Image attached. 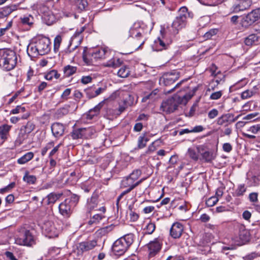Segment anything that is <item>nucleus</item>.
Listing matches in <instances>:
<instances>
[{"mask_svg":"<svg viewBox=\"0 0 260 260\" xmlns=\"http://www.w3.org/2000/svg\"><path fill=\"white\" fill-rule=\"evenodd\" d=\"M191 96L190 94H186L182 97L176 95L169 98L162 103L160 108L162 111L167 113L173 112L177 109L179 104L185 105Z\"/></svg>","mask_w":260,"mask_h":260,"instance_id":"1","label":"nucleus"},{"mask_svg":"<svg viewBox=\"0 0 260 260\" xmlns=\"http://www.w3.org/2000/svg\"><path fill=\"white\" fill-rule=\"evenodd\" d=\"M134 238L133 234H128L115 241L112 246L114 253L117 255H123L134 242Z\"/></svg>","mask_w":260,"mask_h":260,"instance_id":"2","label":"nucleus"},{"mask_svg":"<svg viewBox=\"0 0 260 260\" xmlns=\"http://www.w3.org/2000/svg\"><path fill=\"white\" fill-rule=\"evenodd\" d=\"M17 63L15 53L10 50L2 49L0 56V68L5 71L13 70Z\"/></svg>","mask_w":260,"mask_h":260,"instance_id":"3","label":"nucleus"},{"mask_svg":"<svg viewBox=\"0 0 260 260\" xmlns=\"http://www.w3.org/2000/svg\"><path fill=\"white\" fill-rule=\"evenodd\" d=\"M79 197L76 194H72L65 199L58 206L59 213L64 217L68 218L72 214L74 207L78 203Z\"/></svg>","mask_w":260,"mask_h":260,"instance_id":"4","label":"nucleus"},{"mask_svg":"<svg viewBox=\"0 0 260 260\" xmlns=\"http://www.w3.org/2000/svg\"><path fill=\"white\" fill-rule=\"evenodd\" d=\"M15 243L23 246H31L35 244L34 236L28 230H25L15 238Z\"/></svg>","mask_w":260,"mask_h":260,"instance_id":"5","label":"nucleus"},{"mask_svg":"<svg viewBox=\"0 0 260 260\" xmlns=\"http://www.w3.org/2000/svg\"><path fill=\"white\" fill-rule=\"evenodd\" d=\"M36 8L38 12L42 14V18L47 25H51L55 21V16L48 6L45 4H40L37 5Z\"/></svg>","mask_w":260,"mask_h":260,"instance_id":"6","label":"nucleus"},{"mask_svg":"<svg viewBox=\"0 0 260 260\" xmlns=\"http://www.w3.org/2000/svg\"><path fill=\"white\" fill-rule=\"evenodd\" d=\"M57 226L58 225L52 221H47L42 226L43 233L49 238L56 237L60 232V229Z\"/></svg>","mask_w":260,"mask_h":260,"instance_id":"7","label":"nucleus"},{"mask_svg":"<svg viewBox=\"0 0 260 260\" xmlns=\"http://www.w3.org/2000/svg\"><path fill=\"white\" fill-rule=\"evenodd\" d=\"M129 34L130 37L133 38H136L138 41H139L138 44H139V45L137 48H140L144 44L145 39L143 38L145 33L144 30L142 28L139 23L134 24L130 28Z\"/></svg>","mask_w":260,"mask_h":260,"instance_id":"8","label":"nucleus"},{"mask_svg":"<svg viewBox=\"0 0 260 260\" xmlns=\"http://www.w3.org/2000/svg\"><path fill=\"white\" fill-rule=\"evenodd\" d=\"M91 52V57L96 60L100 58L110 57L113 54V52L109 49L104 48H95Z\"/></svg>","mask_w":260,"mask_h":260,"instance_id":"9","label":"nucleus"},{"mask_svg":"<svg viewBox=\"0 0 260 260\" xmlns=\"http://www.w3.org/2000/svg\"><path fill=\"white\" fill-rule=\"evenodd\" d=\"M38 49L40 51V55H43L50 51V40L47 38L39 39L36 42Z\"/></svg>","mask_w":260,"mask_h":260,"instance_id":"10","label":"nucleus"},{"mask_svg":"<svg viewBox=\"0 0 260 260\" xmlns=\"http://www.w3.org/2000/svg\"><path fill=\"white\" fill-rule=\"evenodd\" d=\"M205 147L200 145L197 147L198 152L201 153L202 158L207 162H210L216 157V154L213 151H205Z\"/></svg>","mask_w":260,"mask_h":260,"instance_id":"11","label":"nucleus"},{"mask_svg":"<svg viewBox=\"0 0 260 260\" xmlns=\"http://www.w3.org/2000/svg\"><path fill=\"white\" fill-rule=\"evenodd\" d=\"M96 245V240H93L80 242L78 244L77 248L79 253H82L93 249Z\"/></svg>","mask_w":260,"mask_h":260,"instance_id":"12","label":"nucleus"},{"mask_svg":"<svg viewBox=\"0 0 260 260\" xmlns=\"http://www.w3.org/2000/svg\"><path fill=\"white\" fill-rule=\"evenodd\" d=\"M178 79V75L174 73H167L164 74L159 80L161 84H164L166 86L173 84Z\"/></svg>","mask_w":260,"mask_h":260,"instance_id":"13","label":"nucleus"},{"mask_svg":"<svg viewBox=\"0 0 260 260\" xmlns=\"http://www.w3.org/2000/svg\"><path fill=\"white\" fill-rule=\"evenodd\" d=\"M259 19H260V8L248 13L244 18L243 23L247 22L248 25H251Z\"/></svg>","mask_w":260,"mask_h":260,"instance_id":"14","label":"nucleus"},{"mask_svg":"<svg viewBox=\"0 0 260 260\" xmlns=\"http://www.w3.org/2000/svg\"><path fill=\"white\" fill-rule=\"evenodd\" d=\"M186 17L183 15L177 16L172 23V28L175 29L174 33H178V31L185 26Z\"/></svg>","mask_w":260,"mask_h":260,"instance_id":"15","label":"nucleus"},{"mask_svg":"<svg viewBox=\"0 0 260 260\" xmlns=\"http://www.w3.org/2000/svg\"><path fill=\"white\" fill-rule=\"evenodd\" d=\"M183 232V226L179 222H175L173 224L170 229V235L174 239L181 237Z\"/></svg>","mask_w":260,"mask_h":260,"instance_id":"16","label":"nucleus"},{"mask_svg":"<svg viewBox=\"0 0 260 260\" xmlns=\"http://www.w3.org/2000/svg\"><path fill=\"white\" fill-rule=\"evenodd\" d=\"M51 131L55 138H59L64 134V126L60 123H54L51 126Z\"/></svg>","mask_w":260,"mask_h":260,"instance_id":"17","label":"nucleus"},{"mask_svg":"<svg viewBox=\"0 0 260 260\" xmlns=\"http://www.w3.org/2000/svg\"><path fill=\"white\" fill-rule=\"evenodd\" d=\"M149 256H154L161 249V245L157 241L150 242L148 245Z\"/></svg>","mask_w":260,"mask_h":260,"instance_id":"18","label":"nucleus"},{"mask_svg":"<svg viewBox=\"0 0 260 260\" xmlns=\"http://www.w3.org/2000/svg\"><path fill=\"white\" fill-rule=\"evenodd\" d=\"M85 27L83 26L78 29L74 35L72 36L71 41V45H74V47H77V44H80L81 42V34L84 30Z\"/></svg>","mask_w":260,"mask_h":260,"instance_id":"19","label":"nucleus"},{"mask_svg":"<svg viewBox=\"0 0 260 260\" xmlns=\"http://www.w3.org/2000/svg\"><path fill=\"white\" fill-rule=\"evenodd\" d=\"M250 5L251 2L250 0H241L239 2L238 4L234 6V11L235 12L244 11L248 9Z\"/></svg>","mask_w":260,"mask_h":260,"instance_id":"20","label":"nucleus"},{"mask_svg":"<svg viewBox=\"0 0 260 260\" xmlns=\"http://www.w3.org/2000/svg\"><path fill=\"white\" fill-rule=\"evenodd\" d=\"M143 179H141L138 181L135 182L129 176L127 177L122 180L121 182V186L122 187H129L131 188L134 186V188L141 183Z\"/></svg>","mask_w":260,"mask_h":260,"instance_id":"21","label":"nucleus"},{"mask_svg":"<svg viewBox=\"0 0 260 260\" xmlns=\"http://www.w3.org/2000/svg\"><path fill=\"white\" fill-rule=\"evenodd\" d=\"M27 52L28 55L31 57H36L40 55V51L38 49L36 42L30 43L27 46Z\"/></svg>","mask_w":260,"mask_h":260,"instance_id":"22","label":"nucleus"},{"mask_svg":"<svg viewBox=\"0 0 260 260\" xmlns=\"http://www.w3.org/2000/svg\"><path fill=\"white\" fill-rule=\"evenodd\" d=\"M122 63V61L117 57H113L104 63V66L113 68L119 67Z\"/></svg>","mask_w":260,"mask_h":260,"instance_id":"23","label":"nucleus"},{"mask_svg":"<svg viewBox=\"0 0 260 260\" xmlns=\"http://www.w3.org/2000/svg\"><path fill=\"white\" fill-rule=\"evenodd\" d=\"M171 42L172 41L170 39H167L163 34L162 35V38H158L157 41H156V45L161 47L159 50L167 49Z\"/></svg>","mask_w":260,"mask_h":260,"instance_id":"24","label":"nucleus"},{"mask_svg":"<svg viewBox=\"0 0 260 260\" xmlns=\"http://www.w3.org/2000/svg\"><path fill=\"white\" fill-rule=\"evenodd\" d=\"M258 89V87L255 86L251 89H247L242 92L241 97L243 100L250 98L257 93Z\"/></svg>","mask_w":260,"mask_h":260,"instance_id":"25","label":"nucleus"},{"mask_svg":"<svg viewBox=\"0 0 260 260\" xmlns=\"http://www.w3.org/2000/svg\"><path fill=\"white\" fill-rule=\"evenodd\" d=\"M79 70L77 67L71 65H67L63 68V72L65 76L70 77L77 72H79Z\"/></svg>","mask_w":260,"mask_h":260,"instance_id":"26","label":"nucleus"},{"mask_svg":"<svg viewBox=\"0 0 260 260\" xmlns=\"http://www.w3.org/2000/svg\"><path fill=\"white\" fill-rule=\"evenodd\" d=\"M233 117L232 114H223L217 120V124L219 125H223L224 124L231 123V118Z\"/></svg>","mask_w":260,"mask_h":260,"instance_id":"27","label":"nucleus"},{"mask_svg":"<svg viewBox=\"0 0 260 260\" xmlns=\"http://www.w3.org/2000/svg\"><path fill=\"white\" fill-rule=\"evenodd\" d=\"M34 156L33 152H28L18 159L17 162L19 164H24L31 160Z\"/></svg>","mask_w":260,"mask_h":260,"instance_id":"28","label":"nucleus"},{"mask_svg":"<svg viewBox=\"0 0 260 260\" xmlns=\"http://www.w3.org/2000/svg\"><path fill=\"white\" fill-rule=\"evenodd\" d=\"M62 194L50 193L47 197V205L53 204L57 201L61 196Z\"/></svg>","mask_w":260,"mask_h":260,"instance_id":"29","label":"nucleus"},{"mask_svg":"<svg viewBox=\"0 0 260 260\" xmlns=\"http://www.w3.org/2000/svg\"><path fill=\"white\" fill-rule=\"evenodd\" d=\"M98 204V198L95 197H92L90 198L89 200L87 202V208L89 211L92 210H97L96 208H97Z\"/></svg>","mask_w":260,"mask_h":260,"instance_id":"30","label":"nucleus"},{"mask_svg":"<svg viewBox=\"0 0 260 260\" xmlns=\"http://www.w3.org/2000/svg\"><path fill=\"white\" fill-rule=\"evenodd\" d=\"M10 128L11 126L7 124L0 126V137L2 139H6L7 138V135Z\"/></svg>","mask_w":260,"mask_h":260,"instance_id":"31","label":"nucleus"},{"mask_svg":"<svg viewBox=\"0 0 260 260\" xmlns=\"http://www.w3.org/2000/svg\"><path fill=\"white\" fill-rule=\"evenodd\" d=\"M257 41L258 37L255 34H251L245 39L244 42L246 45L251 46Z\"/></svg>","mask_w":260,"mask_h":260,"instance_id":"32","label":"nucleus"},{"mask_svg":"<svg viewBox=\"0 0 260 260\" xmlns=\"http://www.w3.org/2000/svg\"><path fill=\"white\" fill-rule=\"evenodd\" d=\"M247 189L244 184H239L235 190L234 196L235 197H241L244 195Z\"/></svg>","mask_w":260,"mask_h":260,"instance_id":"33","label":"nucleus"},{"mask_svg":"<svg viewBox=\"0 0 260 260\" xmlns=\"http://www.w3.org/2000/svg\"><path fill=\"white\" fill-rule=\"evenodd\" d=\"M94 58L91 57V52L90 51L87 54L85 53V50L83 53V60L86 65L89 66L93 64Z\"/></svg>","mask_w":260,"mask_h":260,"instance_id":"34","label":"nucleus"},{"mask_svg":"<svg viewBox=\"0 0 260 260\" xmlns=\"http://www.w3.org/2000/svg\"><path fill=\"white\" fill-rule=\"evenodd\" d=\"M23 180L28 184H34L37 181V178L34 175H29L27 172L24 175Z\"/></svg>","mask_w":260,"mask_h":260,"instance_id":"35","label":"nucleus"},{"mask_svg":"<svg viewBox=\"0 0 260 260\" xmlns=\"http://www.w3.org/2000/svg\"><path fill=\"white\" fill-rule=\"evenodd\" d=\"M198 151H197L193 148H189L187 150V155L192 160L197 161L199 159V154Z\"/></svg>","mask_w":260,"mask_h":260,"instance_id":"36","label":"nucleus"},{"mask_svg":"<svg viewBox=\"0 0 260 260\" xmlns=\"http://www.w3.org/2000/svg\"><path fill=\"white\" fill-rule=\"evenodd\" d=\"M34 17L30 15L24 16L21 18V21L24 25L31 26L34 24Z\"/></svg>","mask_w":260,"mask_h":260,"instance_id":"37","label":"nucleus"},{"mask_svg":"<svg viewBox=\"0 0 260 260\" xmlns=\"http://www.w3.org/2000/svg\"><path fill=\"white\" fill-rule=\"evenodd\" d=\"M60 75L57 73L56 70H52L48 72L45 76V78L47 80H51L53 78H59Z\"/></svg>","mask_w":260,"mask_h":260,"instance_id":"38","label":"nucleus"},{"mask_svg":"<svg viewBox=\"0 0 260 260\" xmlns=\"http://www.w3.org/2000/svg\"><path fill=\"white\" fill-rule=\"evenodd\" d=\"M129 74V70L128 68L125 66L121 67L118 71L117 75L121 78H125L128 76Z\"/></svg>","mask_w":260,"mask_h":260,"instance_id":"39","label":"nucleus"},{"mask_svg":"<svg viewBox=\"0 0 260 260\" xmlns=\"http://www.w3.org/2000/svg\"><path fill=\"white\" fill-rule=\"evenodd\" d=\"M149 140V138L145 135L139 137L138 142V146L139 148H143L146 145L147 142Z\"/></svg>","mask_w":260,"mask_h":260,"instance_id":"40","label":"nucleus"},{"mask_svg":"<svg viewBox=\"0 0 260 260\" xmlns=\"http://www.w3.org/2000/svg\"><path fill=\"white\" fill-rule=\"evenodd\" d=\"M155 224L154 223L149 222L144 228V231L146 234H152L155 231Z\"/></svg>","mask_w":260,"mask_h":260,"instance_id":"41","label":"nucleus"},{"mask_svg":"<svg viewBox=\"0 0 260 260\" xmlns=\"http://www.w3.org/2000/svg\"><path fill=\"white\" fill-rule=\"evenodd\" d=\"M71 136L73 139H82L81 128L74 129L71 133Z\"/></svg>","mask_w":260,"mask_h":260,"instance_id":"42","label":"nucleus"},{"mask_svg":"<svg viewBox=\"0 0 260 260\" xmlns=\"http://www.w3.org/2000/svg\"><path fill=\"white\" fill-rule=\"evenodd\" d=\"M123 100L125 101V102L127 103V105L131 106L134 104V97L129 93L126 92L124 94Z\"/></svg>","mask_w":260,"mask_h":260,"instance_id":"43","label":"nucleus"},{"mask_svg":"<svg viewBox=\"0 0 260 260\" xmlns=\"http://www.w3.org/2000/svg\"><path fill=\"white\" fill-rule=\"evenodd\" d=\"M83 138L87 139L93 134V129L91 127L81 128Z\"/></svg>","mask_w":260,"mask_h":260,"instance_id":"44","label":"nucleus"},{"mask_svg":"<svg viewBox=\"0 0 260 260\" xmlns=\"http://www.w3.org/2000/svg\"><path fill=\"white\" fill-rule=\"evenodd\" d=\"M103 216L96 214L93 216V217L88 221V223L89 225L93 224H96L100 222V221L103 218Z\"/></svg>","mask_w":260,"mask_h":260,"instance_id":"45","label":"nucleus"},{"mask_svg":"<svg viewBox=\"0 0 260 260\" xmlns=\"http://www.w3.org/2000/svg\"><path fill=\"white\" fill-rule=\"evenodd\" d=\"M61 41L62 38L60 36L57 35L55 38L54 40V49L55 51H58Z\"/></svg>","mask_w":260,"mask_h":260,"instance_id":"46","label":"nucleus"},{"mask_svg":"<svg viewBox=\"0 0 260 260\" xmlns=\"http://www.w3.org/2000/svg\"><path fill=\"white\" fill-rule=\"evenodd\" d=\"M86 96L89 99H91L95 97L94 95V86L90 87L85 90Z\"/></svg>","mask_w":260,"mask_h":260,"instance_id":"47","label":"nucleus"},{"mask_svg":"<svg viewBox=\"0 0 260 260\" xmlns=\"http://www.w3.org/2000/svg\"><path fill=\"white\" fill-rule=\"evenodd\" d=\"M103 106V103H100L98 105H96L95 107H94L93 109L90 110L89 111L90 115L92 116L96 115H97L99 112L100 109Z\"/></svg>","mask_w":260,"mask_h":260,"instance_id":"48","label":"nucleus"},{"mask_svg":"<svg viewBox=\"0 0 260 260\" xmlns=\"http://www.w3.org/2000/svg\"><path fill=\"white\" fill-rule=\"evenodd\" d=\"M218 199L216 197H212L209 198L206 202V204L208 207H212L218 202Z\"/></svg>","mask_w":260,"mask_h":260,"instance_id":"49","label":"nucleus"},{"mask_svg":"<svg viewBox=\"0 0 260 260\" xmlns=\"http://www.w3.org/2000/svg\"><path fill=\"white\" fill-rule=\"evenodd\" d=\"M141 175V171L140 170H134L130 175L129 177L134 181L137 180Z\"/></svg>","mask_w":260,"mask_h":260,"instance_id":"50","label":"nucleus"},{"mask_svg":"<svg viewBox=\"0 0 260 260\" xmlns=\"http://www.w3.org/2000/svg\"><path fill=\"white\" fill-rule=\"evenodd\" d=\"M247 132H251L252 134H256L259 131H260V124H256L254 125H252L249 127H248L247 130Z\"/></svg>","mask_w":260,"mask_h":260,"instance_id":"51","label":"nucleus"},{"mask_svg":"<svg viewBox=\"0 0 260 260\" xmlns=\"http://www.w3.org/2000/svg\"><path fill=\"white\" fill-rule=\"evenodd\" d=\"M129 106H131L127 105V103L125 102V101L122 100L121 102L119 103L118 108L119 114L123 112L126 108H127Z\"/></svg>","mask_w":260,"mask_h":260,"instance_id":"52","label":"nucleus"},{"mask_svg":"<svg viewBox=\"0 0 260 260\" xmlns=\"http://www.w3.org/2000/svg\"><path fill=\"white\" fill-rule=\"evenodd\" d=\"M25 111L24 107L21 106H17L15 109L11 111V113L13 114H16L20 112H24Z\"/></svg>","mask_w":260,"mask_h":260,"instance_id":"53","label":"nucleus"},{"mask_svg":"<svg viewBox=\"0 0 260 260\" xmlns=\"http://www.w3.org/2000/svg\"><path fill=\"white\" fill-rule=\"evenodd\" d=\"M222 91H216V92H214L212 93L211 94L210 98L211 100H218V99H220L221 98V96H222Z\"/></svg>","mask_w":260,"mask_h":260,"instance_id":"54","label":"nucleus"},{"mask_svg":"<svg viewBox=\"0 0 260 260\" xmlns=\"http://www.w3.org/2000/svg\"><path fill=\"white\" fill-rule=\"evenodd\" d=\"M259 255L256 252H252L246 255L243 257L244 260H253L254 258L258 257Z\"/></svg>","mask_w":260,"mask_h":260,"instance_id":"55","label":"nucleus"},{"mask_svg":"<svg viewBox=\"0 0 260 260\" xmlns=\"http://www.w3.org/2000/svg\"><path fill=\"white\" fill-rule=\"evenodd\" d=\"M218 115V111L216 109H213L210 111L208 114V117L210 119H213Z\"/></svg>","mask_w":260,"mask_h":260,"instance_id":"56","label":"nucleus"},{"mask_svg":"<svg viewBox=\"0 0 260 260\" xmlns=\"http://www.w3.org/2000/svg\"><path fill=\"white\" fill-rule=\"evenodd\" d=\"M217 31L218 30L216 29H211L205 34L204 37L206 39H210L212 36L216 35Z\"/></svg>","mask_w":260,"mask_h":260,"instance_id":"57","label":"nucleus"},{"mask_svg":"<svg viewBox=\"0 0 260 260\" xmlns=\"http://www.w3.org/2000/svg\"><path fill=\"white\" fill-rule=\"evenodd\" d=\"M158 92V90L157 89H156L152 91L150 93L148 94L149 97H150V101H153L156 100L158 98V95H157Z\"/></svg>","mask_w":260,"mask_h":260,"instance_id":"58","label":"nucleus"},{"mask_svg":"<svg viewBox=\"0 0 260 260\" xmlns=\"http://www.w3.org/2000/svg\"><path fill=\"white\" fill-rule=\"evenodd\" d=\"M61 143H59L52 149V150L49 153V158L52 157V156L57 152L59 147L61 146Z\"/></svg>","mask_w":260,"mask_h":260,"instance_id":"59","label":"nucleus"},{"mask_svg":"<svg viewBox=\"0 0 260 260\" xmlns=\"http://www.w3.org/2000/svg\"><path fill=\"white\" fill-rule=\"evenodd\" d=\"M92 77L90 76H83L81 78V82L83 84L89 83L92 81Z\"/></svg>","mask_w":260,"mask_h":260,"instance_id":"60","label":"nucleus"},{"mask_svg":"<svg viewBox=\"0 0 260 260\" xmlns=\"http://www.w3.org/2000/svg\"><path fill=\"white\" fill-rule=\"evenodd\" d=\"M258 193L256 192H252L249 195V199L251 202H256L257 201Z\"/></svg>","mask_w":260,"mask_h":260,"instance_id":"61","label":"nucleus"},{"mask_svg":"<svg viewBox=\"0 0 260 260\" xmlns=\"http://www.w3.org/2000/svg\"><path fill=\"white\" fill-rule=\"evenodd\" d=\"M155 141L152 142L148 147L146 153L147 154H150L154 152L156 149V147L155 146Z\"/></svg>","mask_w":260,"mask_h":260,"instance_id":"62","label":"nucleus"},{"mask_svg":"<svg viewBox=\"0 0 260 260\" xmlns=\"http://www.w3.org/2000/svg\"><path fill=\"white\" fill-rule=\"evenodd\" d=\"M35 127V125L32 124L31 122H27L26 125L25 126V132L27 133H30L32 131L34 130Z\"/></svg>","mask_w":260,"mask_h":260,"instance_id":"63","label":"nucleus"},{"mask_svg":"<svg viewBox=\"0 0 260 260\" xmlns=\"http://www.w3.org/2000/svg\"><path fill=\"white\" fill-rule=\"evenodd\" d=\"M71 89L70 88H67L62 93L61 95V99L63 100H67L68 96L70 94Z\"/></svg>","mask_w":260,"mask_h":260,"instance_id":"64","label":"nucleus"}]
</instances>
